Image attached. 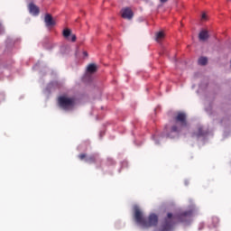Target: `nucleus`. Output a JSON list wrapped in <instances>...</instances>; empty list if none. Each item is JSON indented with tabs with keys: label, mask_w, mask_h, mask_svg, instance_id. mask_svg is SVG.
<instances>
[{
	"label": "nucleus",
	"mask_w": 231,
	"mask_h": 231,
	"mask_svg": "<svg viewBox=\"0 0 231 231\" xmlns=\"http://www.w3.org/2000/svg\"><path fill=\"white\" fill-rule=\"evenodd\" d=\"M87 73L93 75V73H97V65L95 63H91L87 67Z\"/></svg>",
	"instance_id": "obj_10"
},
{
	"label": "nucleus",
	"mask_w": 231,
	"mask_h": 231,
	"mask_svg": "<svg viewBox=\"0 0 231 231\" xmlns=\"http://www.w3.org/2000/svg\"><path fill=\"white\" fill-rule=\"evenodd\" d=\"M76 102L75 97H69L68 96H60L58 98V104L63 111H71L75 107Z\"/></svg>",
	"instance_id": "obj_4"
},
{
	"label": "nucleus",
	"mask_w": 231,
	"mask_h": 231,
	"mask_svg": "<svg viewBox=\"0 0 231 231\" xmlns=\"http://www.w3.org/2000/svg\"><path fill=\"white\" fill-rule=\"evenodd\" d=\"M208 62V59H207V57H201L199 59V64L200 66H207Z\"/></svg>",
	"instance_id": "obj_13"
},
{
	"label": "nucleus",
	"mask_w": 231,
	"mask_h": 231,
	"mask_svg": "<svg viewBox=\"0 0 231 231\" xmlns=\"http://www.w3.org/2000/svg\"><path fill=\"white\" fill-rule=\"evenodd\" d=\"M197 136H205V132H203V128L202 127H199L198 133H197Z\"/></svg>",
	"instance_id": "obj_14"
},
{
	"label": "nucleus",
	"mask_w": 231,
	"mask_h": 231,
	"mask_svg": "<svg viewBox=\"0 0 231 231\" xmlns=\"http://www.w3.org/2000/svg\"><path fill=\"white\" fill-rule=\"evenodd\" d=\"M134 212L135 223L141 225L143 228H151V226H156V225H158V215L152 213L149 215L148 218H145L138 206L134 208Z\"/></svg>",
	"instance_id": "obj_2"
},
{
	"label": "nucleus",
	"mask_w": 231,
	"mask_h": 231,
	"mask_svg": "<svg viewBox=\"0 0 231 231\" xmlns=\"http://www.w3.org/2000/svg\"><path fill=\"white\" fill-rule=\"evenodd\" d=\"M194 208H192L185 211H180L175 216L172 215V213H168L159 231H171L176 223H184L185 225H189L190 223V217H192L194 214Z\"/></svg>",
	"instance_id": "obj_1"
},
{
	"label": "nucleus",
	"mask_w": 231,
	"mask_h": 231,
	"mask_svg": "<svg viewBox=\"0 0 231 231\" xmlns=\"http://www.w3.org/2000/svg\"><path fill=\"white\" fill-rule=\"evenodd\" d=\"M44 23L48 27L55 26V21L53 20V16H51V14H45Z\"/></svg>",
	"instance_id": "obj_8"
},
{
	"label": "nucleus",
	"mask_w": 231,
	"mask_h": 231,
	"mask_svg": "<svg viewBox=\"0 0 231 231\" xmlns=\"http://www.w3.org/2000/svg\"><path fill=\"white\" fill-rule=\"evenodd\" d=\"M201 19H202L203 21H205V20L207 19V14H203L202 16H201Z\"/></svg>",
	"instance_id": "obj_15"
},
{
	"label": "nucleus",
	"mask_w": 231,
	"mask_h": 231,
	"mask_svg": "<svg viewBox=\"0 0 231 231\" xmlns=\"http://www.w3.org/2000/svg\"><path fill=\"white\" fill-rule=\"evenodd\" d=\"M3 32V27L0 25V33Z\"/></svg>",
	"instance_id": "obj_17"
},
{
	"label": "nucleus",
	"mask_w": 231,
	"mask_h": 231,
	"mask_svg": "<svg viewBox=\"0 0 231 231\" xmlns=\"http://www.w3.org/2000/svg\"><path fill=\"white\" fill-rule=\"evenodd\" d=\"M164 38H165V33H163V32H159L155 35V41L157 42H162V41H163Z\"/></svg>",
	"instance_id": "obj_12"
},
{
	"label": "nucleus",
	"mask_w": 231,
	"mask_h": 231,
	"mask_svg": "<svg viewBox=\"0 0 231 231\" xmlns=\"http://www.w3.org/2000/svg\"><path fill=\"white\" fill-rule=\"evenodd\" d=\"M79 158L83 161L85 160L86 163H97V156L96 154L90 155L88 157V154L86 153H80L79 155Z\"/></svg>",
	"instance_id": "obj_5"
},
{
	"label": "nucleus",
	"mask_w": 231,
	"mask_h": 231,
	"mask_svg": "<svg viewBox=\"0 0 231 231\" xmlns=\"http://www.w3.org/2000/svg\"><path fill=\"white\" fill-rule=\"evenodd\" d=\"M83 54L85 55V57H88V53L86 51H84Z\"/></svg>",
	"instance_id": "obj_18"
},
{
	"label": "nucleus",
	"mask_w": 231,
	"mask_h": 231,
	"mask_svg": "<svg viewBox=\"0 0 231 231\" xmlns=\"http://www.w3.org/2000/svg\"><path fill=\"white\" fill-rule=\"evenodd\" d=\"M63 37L65 39H68V40H69V37H70V41L72 42H75V41H77V35L71 34V30L70 29H64L63 30Z\"/></svg>",
	"instance_id": "obj_6"
},
{
	"label": "nucleus",
	"mask_w": 231,
	"mask_h": 231,
	"mask_svg": "<svg viewBox=\"0 0 231 231\" xmlns=\"http://www.w3.org/2000/svg\"><path fill=\"white\" fill-rule=\"evenodd\" d=\"M29 12L30 14H32V15H39L40 14V9L37 7V5L33 4L29 5Z\"/></svg>",
	"instance_id": "obj_9"
},
{
	"label": "nucleus",
	"mask_w": 231,
	"mask_h": 231,
	"mask_svg": "<svg viewBox=\"0 0 231 231\" xmlns=\"http://www.w3.org/2000/svg\"><path fill=\"white\" fill-rule=\"evenodd\" d=\"M161 1V3H167V1H169V0H160Z\"/></svg>",
	"instance_id": "obj_16"
},
{
	"label": "nucleus",
	"mask_w": 231,
	"mask_h": 231,
	"mask_svg": "<svg viewBox=\"0 0 231 231\" xmlns=\"http://www.w3.org/2000/svg\"><path fill=\"white\" fill-rule=\"evenodd\" d=\"M199 41H207V39H208V32L205 30L201 31L199 33Z\"/></svg>",
	"instance_id": "obj_11"
},
{
	"label": "nucleus",
	"mask_w": 231,
	"mask_h": 231,
	"mask_svg": "<svg viewBox=\"0 0 231 231\" xmlns=\"http://www.w3.org/2000/svg\"><path fill=\"white\" fill-rule=\"evenodd\" d=\"M133 10H131V8L126 7L125 9L122 10V17L123 19H133Z\"/></svg>",
	"instance_id": "obj_7"
},
{
	"label": "nucleus",
	"mask_w": 231,
	"mask_h": 231,
	"mask_svg": "<svg viewBox=\"0 0 231 231\" xmlns=\"http://www.w3.org/2000/svg\"><path fill=\"white\" fill-rule=\"evenodd\" d=\"M183 127H187V115L183 112H179L173 118V125L167 134L168 138H174Z\"/></svg>",
	"instance_id": "obj_3"
}]
</instances>
